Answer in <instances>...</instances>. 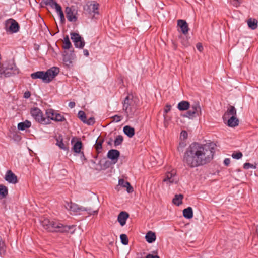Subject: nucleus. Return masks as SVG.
<instances>
[{
	"label": "nucleus",
	"instance_id": "1",
	"mask_svg": "<svg viewBox=\"0 0 258 258\" xmlns=\"http://www.w3.org/2000/svg\"><path fill=\"white\" fill-rule=\"evenodd\" d=\"M214 153L213 144L202 145L193 143L184 153L183 162L189 167H197L209 162L213 159Z\"/></svg>",
	"mask_w": 258,
	"mask_h": 258
},
{
	"label": "nucleus",
	"instance_id": "2",
	"mask_svg": "<svg viewBox=\"0 0 258 258\" xmlns=\"http://www.w3.org/2000/svg\"><path fill=\"white\" fill-rule=\"evenodd\" d=\"M41 225L46 230L50 232L73 233L75 231L74 225H64L58 221H50L44 219L41 221Z\"/></svg>",
	"mask_w": 258,
	"mask_h": 258
},
{
	"label": "nucleus",
	"instance_id": "3",
	"mask_svg": "<svg viewBox=\"0 0 258 258\" xmlns=\"http://www.w3.org/2000/svg\"><path fill=\"white\" fill-rule=\"evenodd\" d=\"M66 208L75 214H80L81 212L86 211L90 215H97L98 212V209H92L91 207H84L79 206L75 203L66 202L64 205Z\"/></svg>",
	"mask_w": 258,
	"mask_h": 258
},
{
	"label": "nucleus",
	"instance_id": "4",
	"mask_svg": "<svg viewBox=\"0 0 258 258\" xmlns=\"http://www.w3.org/2000/svg\"><path fill=\"white\" fill-rule=\"evenodd\" d=\"M189 109L183 115V117L190 119L200 116L202 114L201 107L199 102H194L190 105Z\"/></svg>",
	"mask_w": 258,
	"mask_h": 258
},
{
	"label": "nucleus",
	"instance_id": "5",
	"mask_svg": "<svg viewBox=\"0 0 258 258\" xmlns=\"http://www.w3.org/2000/svg\"><path fill=\"white\" fill-rule=\"evenodd\" d=\"M133 96H127L123 102V110L125 111L127 116L133 114L136 109L134 105Z\"/></svg>",
	"mask_w": 258,
	"mask_h": 258
},
{
	"label": "nucleus",
	"instance_id": "6",
	"mask_svg": "<svg viewBox=\"0 0 258 258\" xmlns=\"http://www.w3.org/2000/svg\"><path fill=\"white\" fill-rule=\"evenodd\" d=\"M4 29L7 33L12 34L19 31L20 26L18 22L12 18L6 20L4 22Z\"/></svg>",
	"mask_w": 258,
	"mask_h": 258
},
{
	"label": "nucleus",
	"instance_id": "7",
	"mask_svg": "<svg viewBox=\"0 0 258 258\" xmlns=\"http://www.w3.org/2000/svg\"><path fill=\"white\" fill-rule=\"evenodd\" d=\"M31 114L35 120L39 123L44 124H47L50 123V120L43 117L42 112L38 108H32Z\"/></svg>",
	"mask_w": 258,
	"mask_h": 258
},
{
	"label": "nucleus",
	"instance_id": "8",
	"mask_svg": "<svg viewBox=\"0 0 258 258\" xmlns=\"http://www.w3.org/2000/svg\"><path fill=\"white\" fill-rule=\"evenodd\" d=\"M163 181L168 185L173 183H177L178 179L177 177L176 171L172 170L170 172H167Z\"/></svg>",
	"mask_w": 258,
	"mask_h": 258
},
{
	"label": "nucleus",
	"instance_id": "9",
	"mask_svg": "<svg viewBox=\"0 0 258 258\" xmlns=\"http://www.w3.org/2000/svg\"><path fill=\"white\" fill-rule=\"evenodd\" d=\"M71 39L74 43L76 48H83L85 45L84 39L81 36L77 33L73 32L71 33Z\"/></svg>",
	"mask_w": 258,
	"mask_h": 258
},
{
	"label": "nucleus",
	"instance_id": "10",
	"mask_svg": "<svg viewBox=\"0 0 258 258\" xmlns=\"http://www.w3.org/2000/svg\"><path fill=\"white\" fill-rule=\"evenodd\" d=\"M59 72V69L57 67H53L48 69L46 72L47 83L50 82L53 78L58 75Z\"/></svg>",
	"mask_w": 258,
	"mask_h": 258
},
{
	"label": "nucleus",
	"instance_id": "11",
	"mask_svg": "<svg viewBox=\"0 0 258 258\" xmlns=\"http://www.w3.org/2000/svg\"><path fill=\"white\" fill-rule=\"evenodd\" d=\"M66 17L68 20L70 22H76L77 20V17L76 16L75 9L67 7L65 10Z\"/></svg>",
	"mask_w": 258,
	"mask_h": 258
},
{
	"label": "nucleus",
	"instance_id": "12",
	"mask_svg": "<svg viewBox=\"0 0 258 258\" xmlns=\"http://www.w3.org/2000/svg\"><path fill=\"white\" fill-rule=\"evenodd\" d=\"M98 6L99 4L98 3H95V2H93L87 4L84 7V10L87 11L90 14H98Z\"/></svg>",
	"mask_w": 258,
	"mask_h": 258
},
{
	"label": "nucleus",
	"instance_id": "13",
	"mask_svg": "<svg viewBox=\"0 0 258 258\" xmlns=\"http://www.w3.org/2000/svg\"><path fill=\"white\" fill-rule=\"evenodd\" d=\"M46 77V72L44 71H37L31 74V77L33 79H40L45 83H47Z\"/></svg>",
	"mask_w": 258,
	"mask_h": 258
},
{
	"label": "nucleus",
	"instance_id": "14",
	"mask_svg": "<svg viewBox=\"0 0 258 258\" xmlns=\"http://www.w3.org/2000/svg\"><path fill=\"white\" fill-rule=\"evenodd\" d=\"M119 155V151L115 149L109 150L107 153V157L113 161L114 163L117 162Z\"/></svg>",
	"mask_w": 258,
	"mask_h": 258
},
{
	"label": "nucleus",
	"instance_id": "15",
	"mask_svg": "<svg viewBox=\"0 0 258 258\" xmlns=\"http://www.w3.org/2000/svg\"><path fill=\"white\" fill-rule=\"evenodd\" d=\"M236 116V109L233 106H230L227 110V111L224 113L223 116V118L224 121H226L227 118H229L231 116Z\"/></svg>",
	"mask_w": 258,
	"mask_h": 258
},
{
	"label": "nucleus",
	"instance_id": "16",
	"mask_svg": "<svg viewBox=\"0 0 258 258\" xmlns=\"http://www.w3.org/2000/svg\"><path fill=\"white\" fill-rule=\"evenodd\" d=\"M5 180L9 183L15 184L17 182V176L11 170H8L5 175Z\"/></svg>",
	"mask_w": 258,
	"mask_h": 258
},
{
	"label": "nucleus",
	"instance_id": "17",
	"mask_svg": "<svg viewBox=\"0 0 258 258\" xmlns=\"http://www.w3.org/2000/svg\"><path fill=\"white\" fill-rule=\"evenodd\" d=\"M129 217L128 214L126 212H121L117 217V220L121 226L126 224V221Z\"/></svg>",
	"mask_w": 258,
	"mask_h": 258
},
{
	"label": "nucleus",
	"instance_id": "18",
	"mask_svg": "<svg viewBox=\"0 0 258 258\" xmlns=\"http://www.w3.org/2000/svg\"><path fill=\"white\" fill-rule=\"evenodd\" d=\"M177 24L180 27L183 34H186L188 33V26L187 23L185 20L181 19L178 20Z\"/></svg>",
	"mask_w": 258,
	"mask_h": 258
},
{
	"label": "nucleus",
	"instance_id": "19",
	"mask_svg": "<svg viewBox=\"0 0 258 258\" xmlns=\"http://www.w3.org/2000/svg\"><path fill=\"white\" fill-rule=\"evenodd\" d=\"M227 122V125L229 127H234L238 125L239 120L236 116H231L229 118H227L226 120Z\"/></svg>",
	"mask_w": 258,
	"mask_h": 258
},
{
	"label": "nucleus",
	"instance_id": "20",
	"mask_svg": "<svg viewBox=\"0 0 258 258\" xmlns=\"http://www.w3.org/2000/svg\"><path fill=\"white\" fill-rule=\"evenodd\" d=\"M118 184L119 185L126 188V190L128 193H131L133 191V188L131 186L130 183L125 181L123 179L119 180Z\"/></svg>",
	"mask_w": 258,
	"mask_h": 258
},
{
	"label": "nucleus",
	"instance_id": "21",
	"mask_svg": "<svg viewBox=\"0 0 258 258\" xmlns=\"http://www.w3.org/2000/svg\"><path fill=\"white\" fill-rule=\"evenodd\" d=\"M190 107V103L187 101H182L178 104L177 108L180 111L188 110Z\"/></svg>",
	"mask_w": 258,
	"mask_h": 258
},
{
	"label": "nucleus",
	"instance_id": "22",
	"mask_svg": "<svg viewBox=\"0 0 258 258\" xmlns=\"http://www.w3.org/2000/svg\"><path fill=\"white\" fill-rule=\"evenodd\" d=\"M145 239L149 243L153 242L156 240L155 233L151 231L148 232L145 236Z\"/></svg>",
	"mask_w": 258,
	"mask_h": 258
},
{
	"label": "nucleus",
	"instance_id": "23",
	"mask_svg": "<svg viewBox=\"0 0 258 258\" xmlns=\"http://www.w3.org/2000/svg\"><path fill=\"white\" fill-rule=\"evenodd\" d=\"M123 132L129 138H132L135 135V130L133 127L126 125L123 127Z\"/></svg>",
	"mask_w": 258,
	"mask_h": 258
},
{
	"label": "nucleus",
	"instance_id": "24",
	"mask_svg": "<svg viewBox=\"0 0 258 258\" xmlns=\"http://www.w3.org/2000/svg\"><path fill=\"white\" fill-rule=\"evenodd\" d=\"M56 141V145L58 146L60 149L63 150H67L68 149L63 142V139L61 136H59L57 137Z\"/></svg>",
	"mask_w": 258,
	"mask_h": 258
},
{
	"label": "nucleus",
	"instance_id": "25",
	"mask_svg": "<svg viewBox=\"0 0 258 258\" xmlns=\"http://www.w3.org/2000/svg\"><path fill=\"white\" fill-rule=\"evenodd\" d=\"M183 215L187 219H191L193 217V211L190 207L184 209L183 210Z\"/></svg>",
	"mask_w": 258,
	"mask_h": 258
},
{
	"label": "nucleus",
	"instance_id": "26",
	"mask_svg": "<svg viewBox=\"0 0 258 258\" xmlns=\"http://www.w3.org/2000/svg\"><path fill=\"white\" fill-rule=\"evenodd\" d=\"M31 125L30 121L26 120L24 122H20L18 124V128L19 130L23 131L26 128H29Z\"/></svg>",
	"mask_w": 258,
	"mask_h": 258
},
{
	"label": "nucleus",
	"instance_id": "27",
	"mask_svg": "<svg viewBox=\"0 0 258 258\" xmlns=\"http://www.w3.org/2000/svg\"><path fill=\"white\" fill-rule=\"evenodd\" d=\"M183 196L182 194H176L172 200V202L177 206H179L182 203Z\"/></svg>",
	"mask_w": 258,
	"mask_h": 258
},
{
	"label": "nucleus",
	"instance_id": "28",
	"mask_svg": "<svg viewBox=\"0 0 258 258\" xmlns=\"http://www.w3.org/2000/svg\"><path fill=\"white\" fill-rule=\"evenodd\" d=\"M55 9L56 10V11L57 14L60 17L61 21L62 22H64L65 18H64V16L63 15V13L62 10L61 6L59 4H56V7L55 8Z\"/></svg>",
	"mask_w": 258,
	"mask_h": 258
},
{
	"label": "nucleus",
	"instance_id": "29",
	"mask_svg": "<svg viewBox=\"0 0 258 258\" xmlns=\"http://www.w3.org/2000/svg\"><path fill=\"white\" fill-rule=\"evenodd\" d=\"M248 27L252 30H254L257 27V21L256 19H249L247 21Z\"/></svg>",
	"mask_w": 258,
	"mask_h": 258
},
{
	"label": "nucleus",
	"instance_id": "30",
	"mask_svg": "<svg viewBox=\"0 0 258 258\" xmlns=\"http://www.w3.org/2000/svg\"><path fill=\"white\" fill-rule=\"evenodd\" d=\"M56 112L55 111L52 109H48L46 110V115L47 116L46 119H48L49 120H54L55 115Z\"/></svg>",
	"mask_w": 258,
	"mask_h": 258
},
{
	"label": "nucleus",
	"instance_id": "31",
	"mask_svg": "<svg viewBox=\"0 0 258 258\" xmlns=\"http://www.w3.org/2000/svg\"><path fill=\"white\" fill-rule=\"evenodd\" d=\"M8 194L7 187L3 185H0V199L5 198Z\"/></svg>",
	"mask_w": 258,
	"mask_h": 258
},
{
	"label": "nucleus",
	"instance_id": "32",
	"mask_svg": "<svg viewBox=\"0 0 258 258\" xmlns=\"http://www.w3.org/2000/svg\"><path fill=\"white\" fill-rule=\"evenodd\" d=\"M71 46H72V44L70 41L69 36H66L64 38L63 48L64 49H69Z\"/></svg>",
	"mask_w": 258,
	"mask_h": 258
},
{
	"label": "nucleus",
	"instance_id": "33",
	"mask_svg": "<svg viewBox=\"0 0 258 258\" xmlns=\"http://www.w3.org/2000/svg\"><path fill=\"white\" fill-rule=\"evenodd\" d=\"M82 148V143L81 141L76 142L73 147V151L77 153H79Z\"/></svg>",
	"mask_w": 258,
	"mask_h": 258
},
{
	"label": "nucleus",
	"instance_id": "34",
	"mask_svg": "<svg viewBox=\"0 0 258 258\" xmlns=\"http://www.w3.org/2000/svg\"><path fill=\"white\" fill-rule=\"evenodd\" d=\"M103 143V141L101 140H96V144L95 145V148L97 151V152L99 153H100L102 150V144Z\"/></svg>",
	"mask_w": 258,
	"mask_h": 258
},
{
	"label": "nucleus",
	"instance_id": "35",
	"mask_svg": "<svg viewBox=\"0 0 258 258\" xmlns=\"http://www.w3.org/2000/svg\"><path fill=\"white\" fill-rule=\"evenodd\" d=\"M46 5H49L52 8L56 7V4H57L54 0H43L42 2Z\"/></svg>",
	"mask_w": 258,
	"mask_h": 258
},
{
	"label": "nucleus",
	"instance_id": "36",
	"mask_svg": "<svg viewBox=\"0 0 258 258\" xmlns=\"http://www.w3.org/2000/svg\"><path fill=\"white\" fill-rule=\"evenodd\" d=\"M123 138L121 135H118L116 137L114 141V146H117L121 144L123 142Z\"/></svg>",
	"mask_w": 258,
	"mask_h": 258
},
{
	"label": "nucleus",
	"instance_id": "37",
	"mask_svg": "<svg viewBox=\"0 0 258 258\" xmlns=\"http://www.w3.org/2000/svg\"><path fill=\"white\" fill-rule=\"evenodd\" d=\"M78 118L84 123L86 120V116L85 112L83 111H79L78 114Z\"/></svg>",
	"mask_w": 258,
	"mask_h": 258
},
{
	"label": "nucleus",
	"instance_id": "38",
	"mask_svg": "<svg viewBox=\"0 0 258 258\" xmlns=\"http://www.w3.org/2000/svg\"><path fill=\"white\" fill-rule=\"evenodd\" d=\"M120 238L121 239V243L123 245H127L128 244V240L126 235L124 234H122L120 235Z\"/></svg>",
	"mask_w": 258,
	"mask_h": 258
},
{
	"label": "nucleus",
	"instance_id": "39",
	"mask_svg": "<svg viewBox=\"0 0 258 258\" xmlns=\"http://www.w3.org/2000/svg\"><path fill=\"white\" fill-rule=\"evenodd\" d=\"M65 120L64 117L59 113H57L56 112L54 121H63Z\"/></svg>",
	"mask_w": 258,
	"mask_h": 258
},
{
	"label": "nucleus",
	"instance_id": "40",
	"mask_svg": "<svg viewBox=\"0 0 258 258\" xmlns=\"http://www.w3.org/2000/svg\"><path fill=\"white\" fill-rule=\"evenodd\" d=\"M243 155L241 152H234L232 154V157L234 159H239L241 158H242Z\"/></svg>",
	"mask_w": 258,
	"mask_h": 258
},
{
	"label": "nucleus",
	"instance_id": "41",
	"mask_svg": "<svg viewBox=\"0 0 258 258\" xmlns=\"http://www.w3.org/2000/svg\"><path fill=\"white\" fill-rule=\"evenodd\" d=\"M95 122L94 118L93 117H90L88 119H87L84 121V123L88 125H92Z\"/></svg>",
	"mask_w": 258,
	"mask_h": 258
},
{
	"label": "nucleus",
	"instance_id": "42",
	"mask_svg": "<svg viewBox=\"0 0 258 258\" xmlns=\"http://www.w3.org/2000/svg\"><path fill=\"white\" fill-rule=\"evenodd\" d=\"M243 168L245 169H248L250 168L255 169L256 166L249 163H245L243 165Z\"/></svg>",
	"mask_w": 258,
	"mask_h": 258
},
{
	"label": "nucleus",
	"instance_id": "43",
	"mask_svg": "<svg viewBox=\"0 0 258 258\" xmlns=\"http://www.w3.org/2000/svg\"><path fill=\"white\" fill-rule=\"evenodd\" d=\"M242 2V0H233L232 5L235 7H238Z\"/></svg>",
	"mask_w": 258,
	"mask_h": 258
},
{
	"label": "nucleus",
	"instance_id": "44",
	"mask_svg": "<svg viewBox=\"0 0 258 258\" xmlns=\"http://www.w3.org/2000/svg\"><path fill=\"white\" fill-rule=\"evenodd\" d=\"M112 118L114 121H115L116 122H118L121 120L122 117L121 116L115 115L114 116H113Z\"/></svg>",
	"mask_w": 258,
	"mask_h": 258
},
{
	"label": "nucleus",
	"instance_id": "45",
	"mask_svg": "<svg viewBox=\"0 0 258 258\" xmlns=\"http://www.w3.org/2000/svg\"><path fill=\"white\" fill-rule=\"evenodd\" d=\"M171 106L170 105L167 104L164 109V113L165 114L167 113L171 110Z\"/></svg>",
	"mask_w": 258,
	"mask_h": 258
},
{
	"label": "nucleus",
	"instance_id": "46",
	"mask_svg": "<svg viewBox=\"0 0 258 258\" xmlns=\"http://www.w3.org/2000/svg\"><path fill=\"white\" fill-rule=\"evenodd\" d=\"M196 47L197 49L200 52H201L203 49V46L201 43L197 44Z\"/></svg>",
	"mask_w": 258,
	"mask_h": 258
},
{
	"label": "nucleus",
	"instance_id": "47",
	"mask_svg": "<svg viewBox=\"0 0 258 258\" xmlns=\"http://www.w3.org/2000/svg\"><path fill=\"white\" fill-rule=\"evenodd\" d=\"M31 93L29 91H26L24 93V97L25 98H29L30 97Z\"/></svg>",
	"mask_w": 258,
	"mask_h": 258
},
{
	"label": "nucleus",
	"instance_id": "48",
	"mask_svg": "<svg viewBox=\"0 0 258 258\" xmlns=\"http://www.w3.org/2000/svg\"><path fill=\"white\" fill-rule=\"evenodd\" d=\"M146 258H159V257L157 255H153L151 254H148Z\"/></svg>",
	"mask_w": 258,
	"mask_h": 258
},
{
	"label": "nucleus",
	"instance_id": "49",
	"mask_svg": "<svg viewBox=\"0 0 258 258\" xmlns=\"http://www.w3.org/2000/svg\"><path fill=\"white\" fill-rule=\"evenodd\" d=\"M230 163V159L229 158H226L224 160V164L226 165V166H228L229 165Z\"/></svg>",
	"mask_w": 258,
	"mask_h": 258
},
{
	"label": "nucleus",
	"instance_id": "50",
	"mask_svg": "<svg viewBox=\"0 0 258 258\" xmlns=\"http://www.w3.org/2000/svg\"><path fill=\"white\" fill-rule=\"evenodd\" d=\"M181 136H183L184 138H186L187 137V133L185 131H182L181 133Z\"/></svg>",
	"mask_w": 258,
	"mask_h": 258
},
{
	"label": "nucleus",
	"instance_id": "51",
	"mask_svg": "<svg viewBox=\"0 0 258 258\" xmlns=\"http://www.w3.org/2000/svg\"><path fill=\"white\" fill-rule=\"evenodd\" d=\"M68 106L70 108H73L75 106V103L74 102H70L69 103Z\"/></svg>",
	"mask_w": 258,
	"mask_h": 258
},
{
	"label": "nucleus",
	"instance_id": "52",
	"mask_svg": "<svg viewBox=\"0 0 258 258\" xmlns=\"http://www.w3.org/2000/svg\"><path fill=\"white\" fill-rule=\"evenodd\" d=\"M83 53H84V55H85L86 56H88L89 55V52L87 49H84L83 50Z\"/></svg>",
	"mask_w": 258,
	"mask_h": 258
},
{
	"label": "nucleus",
	"instance_id": "53",
	"mask_svg": "<svg viewBox=\"0 0 258 258\" xmlns=\"http://www.w3.org/2000/svg\"><path fill=\"white\" fill-rule=\"evenodd\" d=\"M64 61L66 62H68V60H67L66 58H64Z\"/></svg>",
	"mask_w": 258,
	"mask_h": 258
}]
</instances>
